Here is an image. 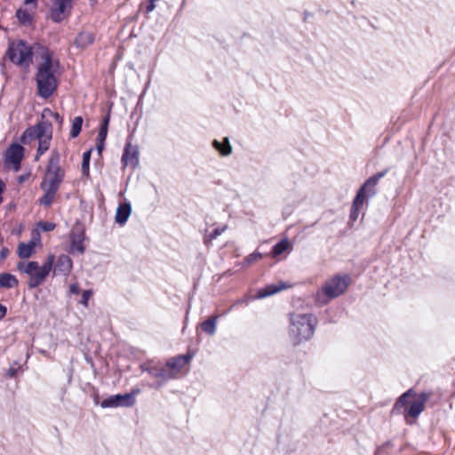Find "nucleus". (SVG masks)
<instances>
[{"label": "nucleus", "instance_id": "a211bd4d", "mask_svg": "<svg viewBox=\"0 0 455 455\" xmlns=\"http://www.w3.org/2000/svg\"><path fill=\"white\" fill-rule=\"evenodd\" d=\"M288 287L289 285L283 282H280L279 283L268 284L257 291L256 298L264 299L268 296L274 295Z\"/></svg>", "mask_w": 455, "mask_h": 455}, {"label": "nucleus", "instance_id": "f8f14e48", "mask_svg": "<svg viewBox=\"0 0 455 455\" xmlns=\"http://www.w3.org/2000/svg\"><path fill=\"white\" fill-rule=\"evenodd\" d=\"M24 156V148L18 143H13L6 152V160L12 164L14 172L20 169V164Z\"/></svg>", "mask_w": 455, "mask_h": 455}, {"label": "nucleus", "instance_id": "a878e982", "mask_svg": "<svg viewBox=\"0 0 455 455\" xmlns=\"http://www.w3.org/2000/svg\"><path fill=\"white\" fill-rule=\"evenodd\" d=\"M290 246V242L287 238H283L280 240L278 243H276L271 250V255L272 257H277L281 254H283L284 251L288 250Z\"/></svg>", "mask_w": 455, "mask_h": 455}, {"label": "nucleus", "instance_id": "37998d69", "mask_svg": "<svg viewBox=\"0 0 455 455\" xmlns=\"http://www.w3.org/2000/svg\"><path fill=\"white\" fill-rule=\"evenodd\" d=\"M105 141L97 140L96 148L99 154H101L102 150L104 149Z\"/></svg>", "mask_w": 455, "mask_h": 455}, {"label": "nucleus", "instance_id": "393cba45", "mask_svg": "<svg viewBox=\"0 0 455 455\" xmlns=\"http://www.w3.org/2000/svg\"><path fill=\"white\" fill-rule=\"evenodd\" d=\"M35 243L34 242H29L28 243H21L18 247V255L21 259L29 258L34 252Z\"/></svg>", "mask_w": 455, "mask_h": 455}, {"label": "nucleus", "instance_id": "c756f323", "mask_svg": "<svg viewBox=\"0 0 455 455\" xmlns=\"http://www.w3.org/2000/svg\"><path fill=\"white\" fill-rule=\"evenodd\" d=\"M159 363L149 361L140 365V369L143 372L148 373L151 377L156 379L157 370Z\"/></svg>", "mask_w": 455, "mask_h": 455}, {"label": "nucleus", "instance_id": "c03bdc74", "mask_svg": "<svg viewBox=\"0 0 455 455\" xmlns=\"http://www.w3.org/2000/svg\"><path fill=\"white\" fill-rule=\"evenodd\" d=\"M5 188V184L2 180H0V204L3 202L2 194Z\"/></svg>", "mask_w": 455, "mask_h": 455}, {"label": "nucleus", "instance_id": "2eb2a0df", "mask_svg": "<svg viewBox=\"0 0 455 455\" xmlns=\"http://www.w3.org/2000/svg\"><path fill=\"white\" fill-rule=\"evenodd\" d=\"M428 399V395L427 393H421L418 400L411 403L408 409L403 413L404 414V418L407 419L408 416L411 418H418L419 414L424 411L425 403Z\"/></svg>", "mask_w": 455, "mask_h": 455}, {"label": "nucleus", "instance_id": "603ef678", "mask_svg": "<svg viewBox=\"0 0 455 455\" xmlns=\"http://www.w3.org/2000/svg\"><path fill=\"white\" fill-rule=\"evenodd\" d=\"M94 403H95L96 404H98V403H99L98 397H95V398H94Z\"/></svg>", "mask_w": 455, "mask_h": 455}, {"label": "nucleus", "instance_id": "0eeeda50", "mask_svg": "<svg viewBox=\"0 0 455 455\" xmlns=\"http://www.w3.org/2000/svg\"><path fill=\"white\" fill-rule=\"evenodd\" d=\"M388 172V169H385L379 172L370 177L361 186L359 190L357 191L355 196L357 201H365L368 197H372L376 195V186Z\"/></svg>", "mask_w": 455, "mask_h": 455}, {"label": "nucleus", "instance_id": "dca6fc26", "mask_svg": "<svg viewBox=\"0 0 455 455\" xmlns=\"http://www.w3.org/2000/svg\"><path fill=\"white\" fill-rule=\"evenodd\" d=\"M193 354H187L185 355H178L172 357L166 361L167 366L177 378L181 369L192 359Z\"/></svg>", "mask_w": 455, "mask_h": 455}, {"label": "nucleus", "instance_id": "b1692460", "mask_svg": "<svg viewBox=\"0 0 455 455\" xmlns=\"http://www.w3.org/2000/svg\"><path fill=\"white\" fill-rule=\"evenodd\" d=\"M219 318V315H212L210 318H208L206 321L203 322L201 323V328L203 331H204L206 334L212 336L216 332V326H217V320Z\"/></svg>", "mask_w": 455, "mask_h": 455}, {"label": "nucleus", "instance_id": "7c9ffc66", "mask_svg": "<svg viewBox=\"0 0 455 455\" xmlns=\"http://www.w3.org/2000/svg\"><path fill=\"white\" fill-rule=\"evenodd\" d=\"M83 123H84V119L80 116H76L73 119L72 126H71V130H70V133H69V135L72 139H75L79 135V133L81 132V130H82Z\"/></svg>", "mask_w": 455, "mask_h": 455}, {"label": "nucleus", "instance_id": "a18cd8bd", "mask_svg": "<svg viewBox=\"0 0 455 455\" xmlns=\"http://www.w3.org/2000/svg\"><path fill=\"white\" fill-rule=\"evenodd\" d=\"M140 393V388H133V389H132V391L130 393H126L125 395H132V398H135V396L137 395H139Z\"/></svg>", "mask_w": 455, "mask_h": 455}, {"label": "nucleus", "instance_id": "09e8293b", "mask_svg": "<svg viewBox=\"0 0 455 455\" xmlns=\"http://www.w3.org/2000/svg\"><path fill=\"white\" fill-rule=\"evenodd\" d=\"M303 15H304V20L306 21L311 16V13L308 12L307 11H305Z\"/></svg>", "mask_w": 455, "mask_h": 455}, {"label": "nucleus", "instance_id": "4c0bfd02", "mask_svg": "<svg viewBox=\"0 0 455 455\" xmlns=\"http://www.w3.org/2000/svg\"><path fill=\"white\" fill-rule=\"evenodd\" d=\"M44 112H48L55 119V121L57 123H59L60 124H61L63 123V117L59 113L52 112L49 108H45Z\"/></svg>", "mask_w": 455, "mask_h": 455}, {"label": "nucleus", "instance_id": "bb28decb", "mask_svg": "<svg viewBox=\"0 0 455 455\" xmlns=\"http://www.w3.org/2000/svg\"><path fill=\"white\" fill-rule=\"evenodd\" d=\"M110 121V114L109 112L103 117L100 124V128L97 136V140L105 141L107 135H108V124Z\"/></svg>", "mask_w": 455, "mask_h": 455}, {"label": "nucleus", "instance_id": "412c9836", "mask_svg": "<svg viewBox=\"0 0 455 455\" xmlns=\"http://www.w3.org/2000/svg\"><path fill=\"white\" fill-rule=\"evenodd\" d=\"M94 40V34L88 31H82L76 36L74 44L77 48L85 49L91 45Z\"/></svg>", "mask_w": 455, "mask_h": 455}, {"label": "nucleus", "instance_id": "4be33fe9", "mask_svg": "<svg viewBox=\"0 0 455 455\" xmlns=\"http://www.w3.org/2000/svg\"><path fill=\"white\" fill-rule=\"evenodd\" d=\"M214 149H216L220 156H228L232 154V146L228 138H224L220 142L218 140H214L212 143Z\"/></svg>", "mask_w": 455, "mask_h": 455}, {"label": "nucleus", "instance_id": "de8ad7c7", "mask_svg": "<svg viewBox=\"0 0 455 455\" xmlns=\"http://www.w3.org/2000/svg\"><path fill=\"white\" fill-rule=\"evenodd\" d=\"M8 250L6 248H3L0 251V257L4 259L7 256Z\"/></svg>", "mask_w": 455, "mask_h": 455}, {"label": "nucleus", "instance_id": "79ce46f5", "mask_svg": "<svg viewBox=\"0 0 455 455\" xmlns=\"http://www.w3.org/2000/svg\"><path fill=\"white\" fill-rule=\"evenodd\" d=\"M391 446V443L390 442H386L385 443H383L381 446L378 447L377 448V451L375 452V455H378L379 453H380L382 451V450H384L385 448H387Z\"/></svg>", "mask_w": 455, "mask_h": 455}, {"label": "nucleus", "instance_id": "3c124183", "mask_svg": "<svg viewBox=\"0 0 455 455\" xmlns=\"http://www.w3.org/2000/svg\"><path fill=\"white\" fill-rule=\"evenodd\" d=\"M185 4H186V0H183L182 3H181V5H180V10L185 6Z\"/></svg>", "mask_w": 455, "mask_h": 455}, {"label": "nucleus", "instance_id": "5701e85b", "mask_svg": "<svg viewBox=\"0 0 455 455\" xmlns=\"http://www.w3.org/2000/svg\"><path fill=\"white\" fill-rule=\"evenodd\" d=\"M19 285L17 277L10 273L0 274V288L11 289Z\"/></svg>", "mask_w": 455, "mask_h": 455}, {"label": "nucleus", "instance_id": "e433bc0d", "mask_svg": "<svg viewBox=\"0 0 455 455\" xmlns=\"http://www.w3.org/2000/svg\"><path fill=\"white\" fill-rule=\"evenodd\" d=\"M92 295V290H85L83 291V294H82V299L80 301V303L84 306V307H88V300L89 299L91 298V296Z\"/></svg>", "mask_w": 455, "mask_h": 455}, {"label": "nucleus", "instance_id": "f3484780", "mask_svg": "<svg viewBox=\"0 0 455 455\" xmlns=\"http://www.w3.org/2000/svg\"><path fill=\"white\" fill-rule=\"evenodd\" d=\"M84 232L83 230H73L70 234V252L83 254L84 252Z\"/></svg>", "mask_w": 455, "mask_h": 455}, {"label": "nucleus", "instance_id": "1a4fd4ad", "mask_svg": "<svg viewBox=\"0 0 455 455\" xmlns=\"http://www.w3.org/2000/svg\"><path fill=\"white\" fill-rule=\"evenodd\" d=\"M73 0H53V5L50 11L51 20L55 23H60L68 16L72 10Z\"/></svg>", "mask_w": 455, "mask_h": 455}, {"label": "nucleus", "instance_id": "f257e3e1", "mask_svg": "<svg viewBox=\"0 0 455 455\" xmlns=\"http://www.w3.org/2000/svg\"><path fill=\"white\" fill-rule=\"evenodd\" d=\"M41 49L43 62L36 68L35 81L37 95L42 99H49L57 91L59 81L56 70L60 68V61L53 60L52 52L45 46L37 44Z\"/></svg>", "mask_w": 455, "mask_h": 455}, {"label": "nucleus", "instance_id": "a19ab883", "mask_svg": "<svg viewBox=\"0 0 455 455\" xmlns=\"http://www.w3.org/2000/svg\"><path fill=\"white\" fill-rule=\"evenodd\" d=\"M7 315V307L0 303V320L4 319Z\"/></svg>", "mask_w": 455, "mask_h": 455}, {"label": "nucleus", "instance_id": "39448f33", "mask_svg": "<svg viewBox=\"0 0 455 455\" xmlns=\"http://www.w3.org/2000/svg\"><path fill=\"white\" fill-rule=\"evenodd\" d=\"M54 263V255L50 254L46 261L40 267L36 261H28L27 264L20 261L17 264L19 271L27 274L29 276L28 286L29 289H35L41 285L52 269Z\"/></svg>", "mask_w": 455, "mask_h": 455}, {"label": "nucleus", "instance_id": "423d86ee", "mask_svg": "<svg viewBox=\"0 0 455 455\" xmlns=\"http://www.w3.org/2000/svg\"><path fill=\"white\" fill-rule=\"evenodd\" d=\"M350 278L347 275L334 277L327 280L315 295V300L318 305H325L331 299L342 295L349 285Z\"/></svg>", "mask_w": 455, "mask_h": 455}, {"label": "nucleus", "instance_id": "9b49d317", "mask_svg": "<svg viewBox=\"0 0 455 455\" xmlns=\"http://www.w3.org/2000/svg\"><path fill=\"white\" fill-rule=\"evenodd\" d=\"M121 161L124 166H131L132 169H135L139 165L138 146L132 145L129 140H127Z\"/></svg>", "mask_w": 455, "mask_h": 455}, {"label": "nucleus", "instance_id": "2f4dec72", "mask_svg": "<svg viewBox=\"0 0 455 455\" xmlns=\"http://www.w3.org/2000/svg\"><path fill=\"white\" fill-rule=\"evenodd\" d=\"M92 148L84 152L83 160L81 164V171L83 175L88 177L90 175V160L92 155Z\"/></svg>", "mask_w": 455, "mask_h": 455}, {"label": "nucleus", "instance_id": "f03ea898", "mask_svg": "<svg viewBox=\"0 0 455 455\" xmlns=\"http://www.w3.org/2000/svg\"><path fill=\"white\" fill-rule=\"evenodd\" d=\"M60 153L57 150H52L40 184L44 195L40 197L39 204L45 207L52 205L65 177V171L60 166Z\"/></svg>", "mask_w": 455, "mask_h": 455}, {"label": "nucleus", "instance_id": "cd10ccee", "mask_svg": "<svg viewBox=\"0 0 455 455\" xmlns=\"http://www.w3.org/2000/svg\"><path fill=\"white\" fill-rule=\"evenodd\" d=\"M16 18L19 22L23 26H30L33 22V18L31 14L24 9H18L16 12Z\"/></svg>", "mask_w": 455, "mask_h": 455}, {"label": "nucleus", "instance_id": "4468645a", "mask_svg": "<svg viewBox=\"0 0 455 455\" xmlns=\"http://www.w3.org/2000/svg\"><path fill=\"white\" fill-rule=\"evenodd\" d=\"M73 267V262L68 255L61 254L54 261L52 268L54 275H68Z\"/></svg>", "mask_w": 455, "mask_h": 455}, {"label": "nucleus", "instance_id": "c85d7f7f", "mask_svg": "<svg viewBox=\"0 0 455 455\" xmlns=\"http://www.w3.org/2000/svg\"><path fill=\"white\" fill-rule=\"evenodd\" d=\"M51 139L52 132L50 131L49 135H47L44 139L39 140L36 155V160H38L39 157L49 149Z\"/></svg>", "mask_w": 455, "mask_h": 455}, {"label": "nucleus", "instance_id": "49530a36", "mask_svg": "<svg viewBox=\"0 0 455 455\" xmlns=\"http://www.w3.org/2000/svg\"><path fill=\"white\" fill-rule=\"evenodd\" d=\"M27 179H28V175H20L18 177V182L20 184H21V183L25 182L27 180Z\"/></svg>", "mask_w": 455, "mask_h": 455}, {"label": "nucleus", "instance_id": "f704fd0d", "mask_svg": "<svg viewBox=\"0 0 455 455\" xmlns=\"http://www.w3.org/2000/svg\"><path fill=\"white\" fill-rule=\"evenodd\" d=\"M262 254L260 252H253V253H251L249 254L245 259H244V262H243V265H250L251 264L252 262H254L255 260H257L258 259H261L262 258Z\"/></svg>", "mask_w": 455, "mask_h": 455}, {"label": "nucleus", "instance_id": "c9c22d12", "mask_svg": "<svg viewBox=\"0 0 455 455\" xmlns=\"http://www.w3.org/2000/svg\"><path fill=\"white\" fill-rule=\"evenodd\" d=\"M40 229L44 232H49L55 228L56 225L49 221H41L38 224Z\"/></svg>", "mask_w": 455, "mask_h": 455}, {"label": "nucleus", "instance_id": "473e14b6", "mask_svg": "<svg viewBox=\"0 0 455 455\" xmlns=\"http://www.w3.org/2000/svg\"><path fill=\"white\" fill-rule=\"evenodd\" d=\"M363 203H364V201H363L362 199L360 202L357 201L356 196H355V198L353 200L352 206H351V211H350V219L351 220H355L358 218L359 210L363 206Z\"/></svg>", "mask_w": 455, "mask_h": 455}, {"label": "nucleus", "instance_id": "6e6552de", "mask_svg": "<svg viewBox=\"0 0 455 455\" xmlns=\"http://www.w3.org/2000/svg\"><path fill=\"white\" fill-rule=\"evenodd\" d=\"M52 129V124L47 121H41L36 125L30 126L25 130L20 136V142L28 144L35 139L43 140L46 137V133Z\"/></svg>", "mask_w": 455, "mask_h": 455}, {"label": "nucleus", "instance_id": "6ab92c4d", "mask_svg": "<svg viewBox=\"0 0 455 455\" xmlns=\"http://www.w3.org/2000/svg\"><path fill=\"white\" fill-rule=\"evenodd\" d=\"M415 395V393L412 389H409L406 392H404L397 401L395 403L391 413L393 415H399L405 411L406 405L408 404V398L412 397Z\"/></svg>", "mask_w": 455, "mask_h": 455}, {"label": "nucleus", "instance_id": "20e7f679", "mask_svg": "<svg viewBox=\"0 0 455 455\" xmlns=\"http://www.w3.org/2000/svg\"><path fill=\"white\" fill-rule=\"evenodd\" d=\"M38 44L30 45L25 40L19 39L9 42L5 57L18 67L28 68L33 60L34 51L41 53Z\"/></svg>", "mask_w": 455, "mask_h": 455}, {"label": "nucleus", "instance_id": "aec40b11", "mask_svg": "<svg viewBox=\"0 0 455 455\" xmlns=\"http://www.w3.org/2000/svg\"><path fill=\"white\" fill-rule=\"evenodd\" d=\"M131 213H132L131 203L125 201L124 203L119 204L116 209V216H115L116 222L119 225L125 224L127 222Z\"/></svg>", "mask_w": 455, "mask_h": 455}, {"label": "nucleus", "instance_id": "ea45409f", "mask_svg": "<svg viewBox=\"0 0 455 455\" xmlns=\"http://www.w3.org/2000/svg\"><path fill=\"white\" fill-rule=\"evenodd\" d=\"M18 370H19L18 368L10 367L7 371V376L10 378L15 377L18 373Z\"/></svg>", "mask_w": 455, "mask_h": 455}, {"label": "nucleus", "instance_id": "7ed1b4c3", "mask_svg": "<svg viewBox=\"0 0 455 455\" xmlns=\"http://www.w3.org/2000/svg\"><path fill=\"white\" fill-rule=\"evenodd\" d=\"M289 320V336L294 345L307 341L314 336L318 323L314 314L291 313Z\"/></svg>", "mask_w": 455, "mask_h": 455}, {"label": "nucleus", "instance_id": "8fccbe9b", "mask_svg": "<svg viewBox=\"0 0 455 455\" xmlns=\"http://www.w3.org/2000/svg\"><path fill=\"white\" fill-rule=\"evenodd\" d=\"M37 0H25V4H36Z\"/></svg>", "mask_w": 455, "mask_h": 455}, {"label": "nucleus", "instance_id": "72a5a7b5", "mask_svg": "<svg viewBox=\"0 0 455 455\" xmlns=\"http://www.w3.org/2000/svg\"><path fill=\"white\" fill-rule=\"evenodd\" d=\"M227 229V226L219 227L214 228L209 235L204 239V243H207L208 241H212L216 239L219 235H220Z\"/></svg>", "mask_w": 455, "mask_h": 455}, {"label": "nucleus", "instance_id": "ddd939ff", "mask_svg": "<svg viewBox=\"0 0 455 455\" xmlns=\"http://www.w3.org/2000/svg\"><path fill=\"white\" fill-rule=\"evenodd\" d=\"M176 379L175 375L172 372L170 368L166 363L158 364L157 376L156 380L150 384L149 387L151 388L159 390L162 387H164L169 380Z\"/></svg>", "mask_w": 455, "mask_h": 455}, {"label": "nucleus", "instance_id": "9d476101", "mask_svg": "<svg viewBox=\"0 0 455 455\" xmlns=\"http://www.w3.org/2000/svg\"><path fill=\"white\" fill-rule=\"evenodd\" d=\"M136 399L132 395L117 394L109 395L101 403V408H117V407H132L135 404Z\"/></svg>", "mask_w": 455, "mask_h": 455}, {"label": "nucleus", "instance_id": "58836bf2", "mask_svg": "<svg viewBox=\"0 0 455 455\" xmlns=\"http://www.w3.org/2000/svg\"><path fill=\"white\" fill-rule=\"evenodd\" d=\"M69 291L72 294H78L80 292V287L76 283H72L69 286Z\"/></svg>", "mask_w": 455, "mask_h": 455}]
</instances>
